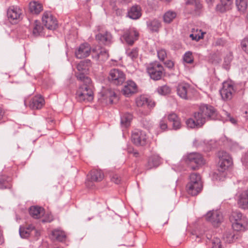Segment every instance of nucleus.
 <instances>
[{
    "instance_id": "f257e3e1",
    "label": "nucleus",
    "mask_w": 248,
    "mask_h": 248,
    "mask_svg": "<svg viewBox=\"0 0 248 248\" xmlns=\"http://www.w3.org/2000/svg\"><path fill=\"white\" fill-rule=\"evenodd\" d=\"M219 158L217 170L213 174V176L217 180L222 181L226 176L225 171L232 165V160L229 154L226 152L221 151L218 153Z\"/></svg>"
},
{
    "instance_id": "f03ea898",
    "label": "nucleus",
    "mask_w": 248,
    "mask_h": 248,
    "mask_svg": "<svg viewBox=\"0 0 248 248\" xmlns=\"http://www.w3.org/2000/svg\"><path fill=\"white\" fill-rule=\"evenodd\" d=\"M146 69L150 78L154 80L160 79L164 70L163 65L157 61L147 64Z\"/></svg>"
},
{
    "instance_id": "7ed1b4c3",
    "label": "nucleus",
    "mask_w": 248,
    "mask_h": 248,
    "mask_svg": "<svg viewBox=\"0 0 248 248\" xmlns=\"http://www.w3.org/2000/svg\"><path fill=\"white\" fill-rule=\"evenodd\" d=\"M76 97L80 102L92 101L93 99V93L90 85L80 86L76 92Z\"/></svg>"
},
{
    "instance_id": "20e7f679",
    "label": "nucleus",
    "mask_w": 248,
    "mask_h": 248,
    "mask_svg": "<svg viewBox=\"0 0 248 248\" xmlns=\"http://www.w3.org/2000/svg\"><path fill=\"white\" fill-rule=\"evenodd\" d=\"M135 102L137 106L142 109L141 113L144 115H148L155 105L154 101L144 95L137 97Z\"/></svg>"
},
{
    "instance_id": "39448f33",
    "label": "nucleus",
    "mask_w": 248,
    "mask_h": 248,
    "mask_svg": "<svg viewBox=\"0 0 248 248\" xmlns=\"http://www.w3.org/2000/svg\"><path fill=\"white\" fill-rule=\"evenodd\" d=\"M108 79L112 84L120 85L122 84L125 80V75L122 70L113 68L110 70Z\"/></svg>"
},
{
    "instance_id": "423d86ee",
    "label": "nucleus",
    "mask_w": 248,
    "mask_h": 248,
    "mask_svg": "<svg viewBox=\"0 0 248 248\" xmlns=\"http://www.w3.org/2000/svg\"><path fill=\"white\" fill-rule=\"evenodd\" d=\"M197 114H200L202 118H204V123L206 120H216L217 118L216 109L211 106L203 105L200 107L199 111Z\"/></svg>"
},
{
    "instance_id": "0eeeda50",
    "label": "nucleus",
    "mask_w": 248,
    "mask_h": 248,
    "mask_svg": "<svg viewBox=\"0 0 248 248\" xmlns=\"http://www.w3.org/2000/svg\"><path fill=\"white\" fill-rule=\"evenodd\" d=\"M186 161L188 163H194L195 166L191 167V170H196L198 169L199 166L204 165L205 163V160L202 155L198 153H190L186 155Z\"/></svg>"
},
{
    "instance_id": "6e6552de",
    "label": "nucleus",
    "mask_w": 248,
    "mask_h": 248,
    "mask_svg": "<svg viewBox=\"0 0 248 248\" xmlns=\"http://www.w3.org/2000/svg\"><path fill=\"white\" fill-rule=\"evenodd\" d=\"M131 140L137 146H145L148 142V137L144 131L136 129L132 134Z\"/></svg>"
},
{
    "instance_id": "1a4fd4ad",
    "label": "nucleus",
    "mask_w": 248,
    "mask_h": 248,
    "mask_svg": "<svg viewBox=\"0 0 248 248\" xmlns=\"http://www.w3.org/2000/svg\"><path fill=\"white\" fill-rule=\"evenodd\" d=\"M219 92L222 99L226 101L230 100L232 98V95L235 91L234 87L231 83L224 82Z\"/></svg>"
},
{
    "instance_id": "9d476101",
    "label": "nucleus",
    "mask_w": 248,
    "mask_h": 248,
    "mask_svg": "<svg viewBox=\"0 0 248 248\" xmlns=\"http://www.w3.org/2000/svg\"><path fill=\"white\" fill-rule=\"evenodd\" d=\"M7 15L11 22L16 23L22 18V11L17 6H11L7 10Z\"/></svg>"
},
{
    "instance_id": "9b49d317",
    "label": "nucleus",
    "mask_w": 248,
    "mask_h": 248,
    "mask_svg": "<svg viewBox=\"0 0 248 248\" xmlns=\"http://www.w3.org/2000/svg\"><path fill=\"white\" fill-rule=\"evenodd\" d=\"M42 22L49 30H54L57 26V20L50 12H45L42 16Z\"/></svg>"
},
{
    "instance_id": "f8f14e48",
    "label": "nucleus",
    "mask_w": 248,
    "mask_h": 248,
    "mask_svg": "<svg viewBox=\"0 0 248 248\" xmlns=\"http://www.w3.org/2000/svg\"><path fill=\"white\" fill-rule=\"evenodd\" d=\"M139 33L134 28H130L124 31L122 36L125 42L129 45H132L138 39Z\"/></svg>"
},
{
    "instance_id": "ddd939ff",
    "label": "nucleus",
    "mask_w": 248,
    "mask_h": 248,
    "mask_svg": "<svg viewBox=\"0 0 248 248\" xmlns=\"http://www.w3.org/2000/svg\"><path fill=\"white\" fill-rule=\"evenodd\" d=\"M205 217L208 221L210 222L215 226H217L223 219L222 213L217 210L209 211L206 214Z\"/></svg>"
},
{
    "instance_id": "4468645a",
    "label": "nucleus",
    "mask_w": 248,
    "mask_h": 248,
    "mask_svg": "<svg viewBox=\"0 0 248 248\" xmlns=\"http://www.w3.org/2000/svg\"><path fill=\"white\" fill-rule=\"evenodd\" d=\"M186 124L187 126L190 128H198L202 127L204 124V119L202 118L200 114L194 113V119L189 118L187 119Z\"/></svg>"
},
{
    "instance_id": "2eb2a0df",
    "label": "nucleus",
    "mask_w": 248,
    "mask_h": 248,
    "mask_svg": "<svg viewBox=\"0 0 248 248\" xmlns=\"http://www.w3.org/2000/svg\"><path fill=\"white\" fill-rule=\"evenodd\" d=\"M104 175L101 170H93L87 175V181L86 182L87 186H90V182H97L103 180Z\"/></svg>"
},
{
    "instance_id": "dca6fc26",
    "label": "nucleus",
    "mask_w": 248,
    "mask_h": 248,
    "mask_svg": "<svg viewBox=\"0 0 248 248\" xmlns=\"http://www.w3.org/2000/svg\"><path fill=\"white\" fill-rule=\"evenodd\" d=\"M91 51L90 45L87 43L81 44L75 51L76 57L78 59H82L89 56Z\"/></svg>"
},
{
    "instance_id": "f3484780",
    "label": "nucleus",
    "mask_w": 248,
    "mask_h": 248,
    "mask_svg": "<svg viewBox=\"0 0 248 248\" xmlns=\"http://www.w3.org/2000/svg\"><path fill=\"white\" fill-rule=\"evenodd\" d=\"M138 87L136 83L132 80H128L123 89V93L126 97H129L137 92Z\"/></svg>"
},
{
    "instance_id": "a211bd4d",
    "label": "nucleus",
    "mask_w": 248,
    "mask_h": 248,
    "mask_svg": "<svg viewBox=\"0 0 248 248\" xmlns=\"http://www.w3.org/2000/svg\"><path fill=\"white\" fill-rule=\"evenodd\" d=\"M141 8L140 5H134L130 7L127 10V16L130 19H138L141 16Z\"/></svg>"
},
{
    "instance_id": "6ab92c4d",
    "label": "nucleus",
    "mask_w": 248,
    "mask_h": 248,
    "mask_svg": "<svg viewBox=\"0 0 248 248\" xmlns=\"http://www.w3.org/2000/svg\"><path fill=\"white\" fill-rule=\"evenodd\" d=\"M33 232L36 233V236L38 235V232L32 224H28L25 227H20L19 228L20 235L24 238L28 237Z\"/></svg>"
},
{
    "instance_id": "aec40b11",
    "label": "nucleus",
    "mask_w": 248,
    "mask_h": 248,
    "mask_svg": "<svg viewBox=\"0 0 248 248\" xmlns=\"http://www.w3.org/2000/svg\"><path fill=\"white\" fill-rule=\"evenodd\" d=\"M220 3L216 7V10L220 13H224L231 9L233 0H219Z\"/></svg>"
},
{
    "instance_id": "412c9836",
    "label": "nucleus",
    "mask_w": 248,
    "mask_h": 248,
    "mask_svg": "<svg viewBox=\"0 0 248 248\" xmlns=\"http://www.w3.org/2000/svg\"><path fill=\"white\" fill-rule=\"evenodd\" d=\"M190 89V86L186 83H182L179 84L177 87V94L182 98L187 99V94Z\"/></svg>"
},
{
    "instance_id": "4be33fe9",
    "label": "nucleus",
    "mask_w": 248,
    "mask_h": 248,
    "mask_svg": "<svg viewBox=\"0 0 248 248\" xmlns=\"http://www.w3.org/2000/svg\"><path fill=\"white\" fill-rule=\"evenodd\" d=\"M44 104V99L41 96H35L31 100L30 107L33 109H38L42 108Z\"/></svg>"
},
{
    "instance_id": "5701e85b",
    "label": "nucleus",
    "mask_w": 248,
    "mask_h": 248,
    "mask_svg": "<svg viewBox=\"0 0 248 248\" xmlns=\"http://www.w3.org/2000/svg\"><path fill=\"white\" fill-rule=\"evenodd\" d=\"M168 119L172 124V128L174 130H178L181 127V123L178 116L174 113H171L168 116Z\"/></svg>"
},
{
    "instance_id": "b1692460",
    "label": "nucleus",
    "mask_w": 248,
    "mask_h": 248,
    "mask_svg": "<svg viewBox=\"0 0 248 248\" xmlns=\"http://www.w3.org/2000/svg\"><path fill=\"white\" fill-rule=\"evenodd\" d=\"M248 219L244 218L238 221H233L232 223V227L236 231H245L248 226Z\"/></svg>"
},
{
    "instance_id": "393cba45",
    "label": "nucleus",
    "mask_w": 248,
    "mask_h": 248,
    "mask_svg": "<svg viewBox=\"0 0 248 248\" xmlns=\"http://www.w3.org/2000/svg\"><path fill=\"white\" fill-rule=\"evenodd\" d=\"M238 203L242 208H248V189L243 191L239 195Z\"/></svg>"
},
{
    "instance_id": "a878e982",
    "label": "nucleus",
    "mask_w": 248,
    "mask_h": 248,
    "mask_svg": "<svg viewBox=\"0 0 248 248\" xmlns=\"http://www.w3.org/2000/svg\"><path fill=\"white\" fill-rule=\"evenodd\" d=\"M202 189V185L187 184L186 189L188 193L191 196H196L199 194Z\"/></svg>"
},
{
    "instance_id": "bb28decb",
    "label": "nucleus",
    "mask_w": 248,
    "mask_h": 248,
    "mask_svg": "<svg viewBox=\"0 0 248 248\" xmlns=\"http://www.w3.org/2000/svg\"><path fill=\"white\" fill-rule=\"evenodd\" d=\"M95 37L97 40L105 45L109 44L112 39L111 34L107 31L105 33H99L96 35Z\"/></svg>"
},
{
    "instance_id": "cd10ccee",
    "label": "nucleus",
    "mask_w": 248,
    "mask_h": 248,
    "mask_svg": "<svg viewBox=\"0 0 248 248\" xmlns=\"http://www.w3.org/2000/svg\"><path fill=\"white\" fill-rule=\"evenodd\" d=\"M92 62L90 60L86 59L80 61L77 65V68L78 71H82L83 72H88L89 67L91 66Z\"/></svg>"
},
{
    "instance_id": "c85d7f7f",
    "label": "nucleus",
    "mask_w": 248,
    "mask_h": 248,
    "mask_svg": "<svg viewBox=\"0 0 248 248\" xmlns=\"http://www.w3.org/2000/svg\"><path fill=\"white\" fill-rule=\"evenodd\" d=\"M148 29L152 32H158L161 27V23L158 20L155 19L147 22Z\"/></svg>"
},
{
    "instance_id": "c756f323",
    "label": "nucleus",
    "mask_w": 248,
    "mask_h": 248,
    "mask_svg": "<svg viewBox=\"0 0 248 248\" xmlns=\"http://www.w3.org/2000/svg\"><path fill=\"white\" fill-rule=\"evenodd\" d=\"M160 162V158L158 155H153L148 159L147 167L148 169H152L154 167H156L159 166Z\"/></svg>"
},
{
    "instance_id": "7c9ffc66",
    "label": "nucleus",
    "mask_w": 248,
    "mask_h": 248,
    "mask_svg": "<svg viewBox=\"0 0 248 248\" xmlns=\"http://www.w3.org/2000/svg\"><path fill=\"white\" fill-rule=\"evenodd\" d=\"M29 10L31 13L38 15L43 10V6L37 2L31 1L29 4Z\"/></svg>"
},
{
    "instance_id": "2f4dec72",
    "label": "nucleus",
    "mask_w": 248,
    "mask_h": 248,
    "mask_svg": "<svg viewBox=\"0 0 248 248\" xmlns=\"http://www.w3.org/2000/svg\"><path fill=\"white\" fill-rule=\"evenodd\" d=\"M88 72H83L82 71H78L76 73V76L77 79L82 82L83 85H90L91 83V78L87 76Z\"/></svg>"
},
{
    "instance_id": "473e14b6",
    "label": "nucleus",
    "mask_w": 248,
    "mask_h": 248,
    "mask_svg": "<svg viewBox=\"0 0 248 248\" xmlns=\"http://www.w3.org/2000/svg\"><path fill=\"white\" fill-rule=\"evenodd\" d=\"M51 235L53 239L60 242H62L66 238L65 233L60 229H55L52 231Z\"/></svg>"
},
{
    "instance_id": "72a5a7b5",
    "label": "nucleus",
    "mask_w": 248,
    "mask_h": 248,
    "mask_svg": "<svg viewBox=\"0 0 248 248\" xmlns=\"http://www.w3.org/2000/svg\"><path fill=\"white\" fill-rule=\"evenodd\" d=\"M43 209L39 206H31L30 208V214L34 218H39L42 215Z\"/></svg>"
},
{
    "instance_id": "f704fd0d",
    "label": "nucleus",
    "mask_w": 248,
    "mask_h": 248,
    "mask_svg": "<svg viewBox=\"0 0 248 248\" xmlns=\"http://www.w3.org/2000/svg\"><path fill=\"white\" fill-rule=\"evenodd\" d=\"M102 96L104 100L112 103L113 98L116 97V94L112 90L108 89L102 93Z\"/></svg>"
},
{
    "instance_id": "c9c22d12",
    "label": "nucleus",
    "mask_w": 248,
    "mask_h": 248,
    "mask_svg": "<svg viewBox=\"0 0 248 248\" xmlns=\"http://www.w3.org/2000/svg\"><path fill=\"white\" fill-rule=\"evenodd\" d=\"M133 116L129 113H124L121 116V124L123 126L127 127L130 125Z\"/></svg>"
},
{
    "instance_id": "e433bc0d",
    "label": "nucleus",
    "mask_w": 248,
    "mask_h": 248,
    "mask_svg": "<svg viewBox=\"0 0 248 248\" xmlns=\"http://www.w3.org/2000/svg\"><path fill=\"white\" fill-rule=\"evenodd\" d=\"M176 13L172 11L166 12L163 16V21L166 23H170L176 17Z\"/></svg>"
},
{
    "instance_id": "4c0bfd02",
    "label": "nucleus",
    "mask_w": 248,
    "mask_h": 248,
    "mask_svg": "<svg viewBox=\"0 0 248 248\" xmlns=\"http://www.w3.org/2000/svg\"><path fill=\"white\" fill-rule=\"evenodd\" d=\"M235 4L239 12L244 13L248 7V1L247 0H236Z\"/></svg>"
},
{
    "instance_id": "58836bf2",
    "label": "nucleus",
    "mask_w": 248,
    "mask_h": 248,
    "mask_svg": "<svg viewBox=\"0 0 248 248\" xmlns=\"http://www.w3.org/2000/svg\"><path fill=\"white\" fill-rule=\"evenodd\" d=\"M43 29V27L41 25L40 21L36 20L33 23V28L32 33L34 36H38L42 32Z\"/></svg>"
},
{
    "instance_id": "ea45409f",
    "label": "nucleus",
    "mask_w": 248,
    "mask_h": 248,
    "mask_svg": "<svg viewBox=\"0 0 248 248\" xmlns=\"http://www.w3.org/2000/svg\"><path fill=\"white\" fill-rule=\"evenodd\" d=\"M233 59L232 54V53L227 54L224 58V62L222 64L223 68L228 70L230 69L231 62Z\"/></svg>"
},
{
    "instance_id": "a19ab883",
    "label": "nucleus",
    "mask_w": 248,
    "mask_h": 248,
    "mask_svg": "<svg viewBox=\"0 0 248 248\" xmlns=\"http://www.w3.org/2000/svg\"><path fill=\"white\" fill-rule=\"evenodd\" d=\"M126 55L134 60L138 58L139 55V50L137 48H128L126 50Z\"/></svg>"
},
{
    "instance_id": "79ce46f5",
    "label": "nucleus",
    "mask_w": 248,
    "mask_h": 248,
    "mask_svg": "<svg viewBox=\"0 0 248 248\" xmlns=\"http://www.w3.org/2000/svg\"><path fill=\"white\" fill-rule=\"evenodd\" d=\"M156 91L159 94L165 95L169 94L170 93L171 89L168 85H164L163 86H159L157 88Z\"/></svg>"
},
{
    "instance_id": "37998d69",
    "label": "nucleus",
    "mask_w": 248,
    "mask_h": 248,
    "mask_svg": "<svg viewBox=\"0 0 248 248\" xmlns=\"http://www.w3.org/2000/svg\"><path fill=\"white\" fill-rule=\"evenodd\" d=\"M157 54L159 60L160 61H164L167 57V52L164 48L159 47L157 49Z\"/></svg>"
},
{
    "instance_id": "c03bdc74",
    "label": "nucleus",
    "mask_w": 248,
    "mask_h": 248,
    "mask_svg": "<svg viewBox=\"0 0 248 248\" xmlns=\"http://www.w3.org/2000/svg\"><path fill=\"white\" fill-rule=\"evenodd\" d=\"M234 236L235 235L232 232L227 231L224 233L223 238L226 242L230 243L233 241Z\"/></svg>"
},
{
    "instance_id": "a18cd8bd",
    "label": "nucleus",
    "mask_w": 248,
    "mask_h": 248,
    "mask_svg": "<svg viewBox=\"0 0 248 248\" xmlns=\"http://www.w3.org/2000/svg\"><path fill=\"white\" fill-rule=\"evenodd\" d=\"M183 61L185 62L191 64L194 62V58L192 56V53L191 51L186 52L183 57Z\"/></svg>"
},
{
    "instance_id": "49530a36",
    "label": "nucleus",
    "mask_w": 248,
    "mask_h": 248,
    "mask_svg": "<svg viewBox=\"0 0 248 248\" xmlns=\"http://www.w3.org/2000/svg\"><path fill=\"white\" fill-rule=\"evenodd\" d=\"M186 3L193 5L195 10H200L202 8V4L200 0H187Z\"/></svg>"
},
{
    "instance_id": "de8ad7c7",
    "label": "nucleus",
    "mask_w": 248,
    "mask_h": 248,
    "mask_svg": "<svg viewBox=\"0 0 248 248\" xmlns=\"http://www.w3.org/2000/svg\"><path fill=\"white\" fill-rule=\"evenodd\" d=\"M247 218L245 216H243L242 214L239 212H234L232 213L231 217V220L233 221H238L241 220L242 219Z\"/></svg>"
},
{
    "instance_id": "09e8293b",
    "label": "nucleus",
    "mask_w": 248,
    "mask_h": 248,
    "mask_svg": "<svg viewBox=\"0 0 248 248\" xmlns=\"http://www.w3.org/2000/svg\"><path fill=\"white\" fill-rule=\"evenodd\" d=\"M93 58L96 61L98 60L100 58L103 57V60L107 59L108 57V54L106 51H101L99 53H97L95 55H93Z\"/></svg>"
},
{
    "instance_id": "8fccbe9b",
    "label": "nucleus",
    "mask_w": 248,
    "mask_h": 248,
    "mask_svg": "<svg viewBox=\"0 0 248 248\" xmlns=\"http://www.w3.org/2000/svg\"><path fill=\"white\" fill-rule=\"evenodd\" d=\"M189 181L202 182L200 175L197 173H192L190 174L189 177Z\"/></svg>"
},
{
    "instance_id": "3c124183",
    "label": "nucleus",
    "mask_w": 248,
    "mask_h": 248,
    "mask_svg": "<svg viewBox=\"0 0 248 248\" xmlns=\"http://www.w3.org/2000/svg\"><path fill=\"white\" fill-rule=\"evenodd\" d=\"M211 248H222L221 241L219 238L217 237H214V238L212 240Z\"/></svg>"
},
{
    "instance_id": "603ef678",
    "label": "nucleus",
    "mask_w": 248,
    "mask_h": 248,
    "mask_svg": "<svg viewBox=\"0 0 248 248\" xmlns=\"http://www.w3.org/2000/svg\"><path fill=\"white\" fill-rule=\"evenodd\" d=\"M241 47L243 50L248 54V36L242 41Z\"/></svg>"
},
{
    "instance_id": "864d4df0",
    "label": "nucleus",
    "mask_w": 248,
    "mask_h": 248,
    "mask_svg": "<svg viewBox=\"0 0 248 248\" xmlns=\"http://www.w3.org/2000/svg\"><path fill=\"white\" fill-rule=\"evenodd\" d=\"M165 66L168 68L169 70H172L174 66V62L170 60H167L164 63Z\"/></svg>"
},
{
    "instance_id": "5fc2aeb1",
    "label": "nucleus",
    "mask_w": 248,
    "mask_h": 248,
    "mask_svg": "<svg viewBox=\"0 0 248 248\" xmlns=\"http://www.w3.org/2000/svg\"><path fill=\"white\" fill-rule=\"evenodd\" d=\"M0 179H3V180L2 181L3 183H5V182H7V184H6L7 186V188H10L11 186L10 182L11 181V178L10 177H8L6 175H2Z\"/></svg>"
},
{
    "instance_id": "6e6d98bb",
    "label": "nucleus",
    "mask_w": 248,
    "mask_h": 248,
    "mask_svg": "<svg viewBox=\"0 0 248 248\" xmlns=\"http://www.w3.org/2000/svg\"><path fill=\"white\" fill-rule=\"evenodd\" d=\"M111 181L116 184H119L121 181V179L117 174H114L111 177Z\"/></svg>"
},
{
    "instance_id": "4d7b16f0",
    "label": "nucleus",
    "mask_w": 248,
    "mask_h": 248,
    "mask_svg": "<svg viewBox=\"0 0 248 248\" xmlns=\"http://www.w3.org/2000/svg\"><path fill=\"white\" fill-rule=\"evenodd\" d=\"M189 37L191 38L192 40L198 41L200 39L203 37V33H202L201 35L194 34H190Z\"/></svg>"
},
{
    "instance_id": "13d9d810",
    "label": "nucleus",
    "mask_w": 248,
    "mask_h": 248,
    "mask_svg": "<svg viewBox=\"0 0 248 248\" xmlns=\"http://www.w3.org/2000/svg\"><path fill=\"white\" fill-rule=\"evenodd\" d=\"M223 113H224V114L227 117V118L229 119V121L232 124H235L236 123V121L235 120V119L232 118V117L231 116L229 112H228L227 111H224Z\"/></svg>"
},
{
    "instance_id": "bf43d9fd",
    "label": "nucleus",
    "mask_w": 248,
    "mask_h": 248,
    "mask_svg": "<svg viewBox=\"0 0 248 248\" xmlns=\"http://www.w3.org/2000/svg\"><path fill=\"white\" fill-rule=\"evenodd\" d=\"M242 161L243 164L248 168V152L246 153L245 156L242 158Z\"/></svg>"
},
{
    "instance_id": "052dcab7",
    "label": "nucleus",
    "mask_w": 248,
    "mask_h": 248,
    "mask_svg": "<svg viewBox=\"0 0 248 248\" xmlns=\"http://www.w3.org/2000/svg\"><path fill=\"white\" fill-rule=\"evenodd\" d=\"M159 126L161 129L164 130H165L168 128L167 124L166 123V122L165 121V120H164L163 119L161 120L160 121Z\"/></svg>"
},
{
    "instance_id": "680f3d73",
    "label": "nucleus",
    "mask_w": 248,
    "mask_h": 248,
    "mask_svg": "<svg viewBox=\"0 0 248 248\" xmlns=\"http://www.w3.org/2000/svg\"><path fill=\"white\" fill-rule=\"evenodd\" d=\"M143 126L147 129H149L151 126V124L149 122H147L146 121H142Z\"/></svg>"
},
{
    "instance_id": "e2e57ef3",
    "label": "nucleus",
    "mask_w": 248,
    "mask_h": 248,
    "mask_svg": "<svg viewBox=\"0 0 248 248\" xmlns=\"http://www.w3.org/2000/svg\"><path fill=\"white\" fill-rule=\"evenodd\" d=\"M3 179H0V189L7 188V186L6 185L7 182H6L5 183H3Z\"/></svg>"
},
{
    "instance_id": "0e129e2a",
    "label": "nucleus",
    "mask_w": 248,
    "mask_h": 248,
    "mask_svg": "<svg viewBox=\"0 0 248 248\" xmlns=\"http://www.w3.org/2000/svg\"><path fill=\"white\" fill-rule=\"evenodd\" d=\"M192 235L193 236H195L196 238L199 239V240H198V242L202 241V239H203L205 237L204 235H194V234H193Z\"/></svg>"
},
{
    "instance_id": "69168bd1",
    "label": "nucleus",
    "mask_w": 248,
    "mask_h": 248,
    "mask_svg": "<svg viewBox=\"0 0 248 248\" xmlns=\"http://www.w3.org/2000/svg\"><path fill=\"white\" fill-rule=\"evenodd\" d=\"M187 184H191V185H202V182H194V181H189L188 183Z\"/></svg>"
},
{
    "instance_id": "338daca9",
    "label": "nucleus",
    "mask_w": 248,
    "mask_h": 248,
    "mask_svg": "<svg viewBox=\"0 0 248 248\" xmlns=\"http://www.w3.org/2000/svg\"><path fill=\"white\" fill-rule=\"evenodd\" d=\"M205 1L208 4L209 6H213L215 0H205Z\"/></svg>"
},
{
    "instance_id": "774afa93",
    "label": "nucleus",
    "mask_w": 248,
    "mask_h": 248,
    "mask_svg": "<svg viewBox=\"0 0 248 248\" xmlns=\"http://www.w3.org/2000/svg\"><path fill=\"white\" fill-rule=\"evenodd\" d=\"M4 115V112L2 109L0 108V122L2 120Z\"/></svg>"
}]
</instances>
